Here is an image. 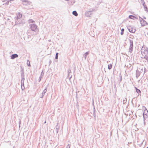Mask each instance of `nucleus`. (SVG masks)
Returning a JSON list of instances; mask_svg holds the SVG:
<instances>
[{"label":"nucleus","instance_id":"13","mask_svg":"<svg viewBox=\"0 0 148 148\" xmlns=\"http://www.w3.org/2000/svg\"><path fill=\"white\" fill-rule=\"evenodd\" d=\"M124 29H122L121 30V35H122L123 34V32L124 31Z\"/></svg>","mask_w":148,"mask_h":148},{"label":"nucleus","instance_id":"9","mask_svg":"<svg viewBox=\"0 0 148 148\" xmlns=\"http://www.w3.org/2000/svg\"><path fill=\"white\" fill-rule=\"evenodd\" d=\"M129 18L131 19H134L135 18H136V17L135 16L132 15H130L129 16Z\"/></svg>","mask_w":148,"mask_h":148},{"label":"nucleus","instance_id":"10","mask_svg":"<svg viewBox=\"0 0 148 148\" xmlns=\"http://www.w3.org/2000/svg\"><path fill=\"white\" fill-rule=\"evenodd\" d=\"M112 67V65L111 64H109L108 65V69H111Z\"/></svg>","mask_w":148,"mask_h":148},{"label":"nucleus","instance_id":"15","mask_svg":"<svg viewBox=\"0 0 148 148\" xmlns=\"http://www.w3.org/2000/svg\"><path fill=\"white\" fill-rule=\"evenodd\" d=\"M143 110H144L145 111V110H146L147 111V110L145 107V106H143L142 108Z\"/></svg>","mask_w":148,"mask_h":148},{"label":"nucleus","instance_id":"8","mask_svg":"<svg viewBox=\"0 0 148 148\" xmlns=\"http://www.w3.org/2000/svg\"><path fill=\"white\" fill-rule=\"evenodd\" d=\"M72 13L75 16H77L78 15V14L77 13L76 11H73V12Z\"/></svg>","mask_w":148,"mask_h":148},{"label":"nucleus","instance_id":"1","mask_svg":"<svg viewBox=\"0 0 148 148\" xmlns=\"http://www.w3.org/2000/svg\"><path fill=\"white\" fill-rule=\"evenodd\" d=\"M141 51L142 55L143 58L148 61V48L145 47H143Z\"/></svg>","mask_w":148,"mask_h":148},{"label":"nucleus","instance_id":"11","mask_svg":"<svg viewBox=\"0 0 148 148\" xmlns=\"http://www.w3.org/2000/svg\"><path fill=\"white\" fill-rule=\"evenodd\" d=\"M135 88L136 90V91L137 92V93H141V92L140 90L138 89L136 87Z\"/></svg>","mask_w":148,"mask_h":148},{"label":"nucleus","instance_id":"14","mask_svg":"<svg viewBox=\"0 0 148 148\" xmlns=\"http://www.w3.org/2000/svg\"><path fill=\"white\" fill-rule=\"evenodd\" d=\"M58 53H57L56 54V58H55L56 59H57L58 58Z\"/></svg>","mask_w":148,"mask_h":148},{"label":"nucleus","instance_id":"4","mask_svg":"<svg viewBox=\"0 0 148 148\" xmlns=\"http://www.w3.org/2000/svg\"><path fill=\"white\" fill-rule=\"evenodd\" d=\"M140 23L142 25L144 26L147 25V23L143 20H142L140 21Z\"/></svg>","mask_w":148,"mask_h":148},{"label":"nucleus","instance_id":"6","mask_svg":"<svg viewBox=\"0 0 148 148\" xmlns=\"http://www.w3.org/2000/svg\"><path fill=\"white\" fill-rule=\"evenodd\" d=\"M18 57V55L16 54H14L12 55L11 56V58L13 59L15 58H17Z\"/></svg>","mask_w":148,"mask_h":148},{"label":"nucleus","instance_id":"3","mask_svg":"<svg viewBox=\"0 0 148 148\" xmlns=\"http://www.w3.org/2000/svg\"><path fill=\"white\" fill-rule=\"evenodd\" d=\"M31 29L33 31H35L37 29V26L36 25L32 24L31 27Z\"/></svg>","mask_w":148,"mask_h":148},{"label":"nucleus","instance_id":"5","mask_svg":"<svg viewBox=\"0 0 148 148\" xmlns=\"http://www.w3.org/2000/svg\"><path fill=\"white\" fill-rule=\"evenodd\" d=\"M133 46V43L131 42L129 47V51L131 53L132 51Z\"/></svg>","mask_w":148,"mask_h":148},{"label":"nucleus","instance_id":"7","mask_svg":"<svg viewBox=\"0 0 148 148\" xmlns=\"http://www.w3.org/2000/svg\"><path fill=\"white\" fill-rule=\"evenodd\" d=\"M22 17V15L20 13H18L17 17L18 18H21Z\"/></svg>","mask_w":148,"mask_h":148},{"label":"nucleus","instance_id":"16","mask_svg":"<svg viewBox=\"0 0 148 148\" xmlns=\"http://www.w3.org/2000/svg\"><path fill=\"white\" fill-rule=\"evenodd\" d=\"M146 148H148V147H147Z\"/></svg>","mask_w":148,"mask_h":148},{"label":"nucleus","instance_id":"2","mask_svg":"<svg viewBox=\"0 0 148 148\" xmlns=\"http://www.w3.org/2000/svg\"><path fill=\"white\" fill-rule=\"evenodd\" d=\"M129 30L130 32L134 33H135L136 31V29L134 27H129Z\"/></svg>","mask_w":148,"mask_h":148},{"label":"nucleus","instance_id":"12","mask_svg":"<svg viewBox=\"0 0 148 148\" xmlns=\"http://www.w3.org/2000/svg\"><path fill=\"white\" fill-rule=\"evenodd\" d=\"M27 64L28 66H30V62L29 61L27 60Z\"/></svg>","mask_w":148,"mask_h":148}]
</instances>
